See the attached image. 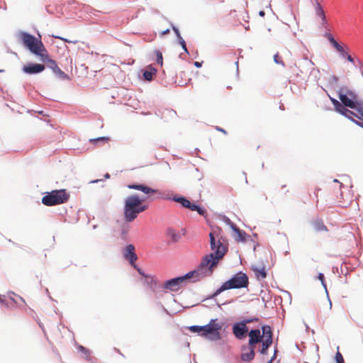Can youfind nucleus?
Returning a JSON list of instances; mask_svg holds the SVG:
<instances>
[{
  "mask_svg": "<svg viewBox=\"0 0 363 363\" xmlns=\"http://www.w3.org/2000/svg\"><path fill=\"white\" fill-rule=\"evenodd\" d=\"M335 49L337 50V51H338L340 53H343V50L344 48L341 45H337V46H336Z\"/></svg>",
  "mask_w": 363,
  "mask_h": 363,
  "instance_id": "e433bc0d",
  "label": "nucleus"
},
{
  "mask_svg": "<svg viewBox=\"0 0 363 363\" xmlns=\"http://www.w3.org/2000/svg\"><path fill=\"white\" fill-rule=\"evenodd\" d=\"M354 111L347 109L346 112L344 113V116L345 117L351 119L352 121H354V120L352 118V116H354Z\"/></svg>",
  "mask_w": 363,
  "mask_h": 363,
  "instance_id": "473e14b6",
  "label": "nucleus"
},
{
  "mask_svg": "<svg viewBox=\"0 0 363 363\" xmlns=\"http://www.w3.org/2000/svg\"><path fill=\"white\" fill-rule=\"evenodd\" d=\"M262 329L264 339L261 342L262 348L259 352L262 354H266L268 348L272 344V331L271 327L269 325H264Z\"/></svg>",
  "mask_w": 363,
  "mask_h": 363,
  "instance_id": "6e6552de",
  "label": "nucleus"
},
{
  "mask_svg": "<svg viewBox=\"0 0 363 363\" xmlns=\"http://www.w3.org/2000/svg\"><path fill=\"white\" fill-rule=\"evenodd\" d=\"M167 233L169 237L172 238L174 240V241H177L178 238H180V235L179 234V233H177L174 229H169Z\"/></svg>",
  "mask_w": 363,
  "mask_h": 363,
  "instance_id": "393cba45",
  "label": "nucleus"
},
{
  "mask_svg": "<svg viewBox=\"0 0 363 363\" xmlns=\"http://www.w3.org/2000/svg\"><path fill=\"white\" fill-rule=\"evenodd\" d=\"M155 56H156L157 63L158 65H160V66H162L163 65V57H162V52L160 50H156L155 51Z\"/></svg>",
  "mask_w": 363,
  "mask_h": 363,
  "instance_id": "bb28decb",
  "label": "nucleus"
},
{
  "mask_svg": "<svg viewBox=\"0 0 363 363\" xmlns=\"http://www.w3.org/2000/svg\"><path fill=\"white\" fill-rule=\"evenodd\" d=\"M231 228L233 230V237L234 238V240L238 242H245L247 240V235L246 233L242 230H240L239 228H238L235 224L231 225Z\"/></svg>",
  "mask_w": 363,
  "mask_h": 363,
  "instance_id": "dca6fc26",
  "label": "nucleus"
},
{
  "mask_svg": "<svg viewBox=\"0 0 363 363\" xmlns=\"http://www.w3.org/2000/svg\"><path fill=\"white\" fill-rule=\"evenodd\" d=\"M124 257L129 261L130 264L136 268L135 261L138 259L137 255L135 254V250L133 245L130 244L127 245L123 251Z\"/></svg>",
  "mask_w": 363,
  "mask_h": 363,
  "instance_id": "9d476101",
  "label": "nucleus"
},
{
  "mask_svg": "<svg viewBox=\"0 0 363 363\" xmlns=\"http://www.w3.org/2000/svg\"><path fill=\"white\" fill-rule=\"evenodd\" d=\"M325 36L328 38L329 42L331 43V45L335 48H336V46H337V45H339V43L335 40V39L333 38V36L330 33H326Z\"/></svg>",
  "mask_w": 363,
  "mask_h": 363,
  "instance_id": "c85d7f7f",
  "label": "nucleus"
},
{
  "mask_svg": "<svg viewBox=\"0 0 363 363\" xmlns=\"http://www.w3.org/2000/svg\"><path fill=\"white\" fill-rule=\"evenodd\" d=\"M347 109V108H346L345 107H344V108H343L342 111H340V113L342 115H343V116H344V113L346 112Z\"/></svg>",
  "mask_w": 363,
  "mask_h": 363,
  "instance_id": "de8ad7c7",
  "label": "nucleus"
},
{
  "mask_svg": "<svg viewBox=\"0 0 363 363\" xmlns=\"http://www.w3.org/2000/svg\"><path fill=\"white\" fill-rule=\"evenodd\" d=\"M259 14L261 16H264V11H260Z\"/></svg>",
  "mask_w": 363,
  "mask_h": 363,
  "instance_id": "3c124183",
  "label": "nucleus"
},
{
  "mask_svg": "<svg viewBox=\"0 0 363 363\" xmlns=\"http://www.w3.org/2000/svg\"><path fill=\"white\" fill-rule=\"evenodd\" d=\"M344 107L345 106L340 103V106H337V107H335V110L340 113V111H342L344 108Z\"/></svg>",
  "mask_w": 363,
  "mask_h": 363,
  "instance_id": "a19ab883",
  "label": "nucleus"
},
{
  "mask_svg": "<svg viewBox=\"0 0 363 363\" xmlns=\"http://www.w3.org/2000/svg\"><path fill=\"white\" fill-rule=\"evenodd\" d=\"M20 38L23 45L28 49L30 52L38 56L40 60H47L48 50L45 48L40 37L39 38L26 32L20 33Z\"/></svg>",
  "mask_w": 363,
  "mask_h": 363,
  "instance_id": "7ed1b4c3",
  "label": "nucleus"
},
{
  "mask_svg": "<svg viewBox=\"0 0 363 363\" xmlns=\"http://www.w3.org/2000/svg\"><path fill=\"white\" fill-rule=\"evenodd\" d=\"M274 61L277 64H279V65H281L282 66H284V63L281 60V57L279 56V53H277L274 55Z\"/></svg>",
  "mask_w": 363,
  "mask_h": 363,
  "instance_id": "7c9ffc66",
  "label": "nucleus"
},
{
  "mask_svg": "<svg viewBox=\"0 0 363 363\" xmlns=\"http://www.w3.org/2000/svg\"><path fill=\"white\" fill-rule=\"evenodd\" d=\"M249 284L248 277L246 274L240 272L235 274L230 280L224 282L213 294L216 296L223 291L232 289H240L247 287Z\"/></svg>",
  "mask_w": 363,
  "mask_h": 363,
  "instance_id": "20e7f679",
  "label": "nucleus"
},
{
  "mask_svg": "<svg viewBox=\"0 0 363 363\" xmlns=\"http://www.w3.org/2000/svg\"><path fill=\"white\" fill-rule=\"evenodd\" d=\"M43 62L47 63L48 67H50L52 71L58 74L60 77H61L63 79L67 78V75L62 71L59 67L57 66L56 62L49 57V55L48 54L47 60H40Z\"/></svg>",
  "mask_w": 363,
  "mask_h": 363,
  "instance_id": "2eb2a0df",
  "label": "nucleus"
},
{
  "mask_svg": "<svg viewBox=\"0 0 363 363\" xmlns=\"http://www.w3.org/2000/svg\"><path fill=\"white\" fill-rule=\"evenodd\" d=\"M168 33H169V29H167V30L162 31L161 35H166V34H168Z\"/></svg>",
  "mask_w": 363,
  "mask_h": 363,
  "instance_id": "49530a36",
  "label": "nucleus"
},
{
  "mask_svg": "<svg viewBox=\"0 0 363 363\" xmlns=\"http://www.w3.org/2000/svg\"><path fill=\"white\" fill-rule=\"evenodd\" d=\"M77 348L79 352L84 353L86 356L89 355V351L84 347L79 345Z\"/></svg>",
  "mask_w": 363,
  "mask_h": 363,
  "instance_id": "72a5a7b5",
  "label": "nucleus"
},
{
  "mask_svg": "<svg viewBox=\"0 0 363 363\" xmlns=\"http://www.w3.org/2000/svg\"><path fill=\"white\" fill-rule=\"evenodd\" d=\"M314 6L316 16H318L321 20V26L323 28H327L328 21L326 20V16L322 6L318 1L315 2Z\"/></svg>",
  "mask_w": 363,
  "mask_h": 363,
  "instance_id": "a211bd4d",
  "label": "nucleus"
},
{
  "mask_svg": "<svg viewBox=\"0 0 363 363\" xmlns=\"http://www.w3.org/2000/svg\"><path fill=\"white\" fill-rule=\"evenodd\" d=\"M4 302V298L2 296L0 295V303H3Z\"/></svg>",
  "mask_w": 363,
  "mask_h": 363,
  "instance_id": "603ef678",
  "label": "nucleus"
},
{
  "mask_svg": "<svg viewBox=\"0 0 363 363\" xmlns=\"http://www.w3.org/2000/svg\"><path fill=\"white\" fill-rule=\"evenodd\" d=\"M248 331V328L245 323H237L233 326V333L236 338L242 340L245 337Z\"/></svg>",
  "mask_w": 363,
  "mask_h": 363,
  "instance_id": "9b49d317",
  "label": "nucleus"
},
{
  "mask_svg": "<svg viewBox=\"0 0 363 363\" xmlns=\"http://www.w3.org/2000/svg\"><path fill=\"white\" fill-rule=\"evenodd\" d=\"M110 138L108 137H99L97 138H92L89 140V142L93 144H96L98 142H108Z\"/></svg>",
  "mask_w": 363,
  "mask_h": 363,
  "instance_id": "cd10ccee",
  "label": "nucleus"
},
{
  "mask_svg": "<svg viewBox=\"0 0 363 363\" xmlns=\"http://www.w3.org/2000/svg\"><path fill=\"white\" fill-rule=\"evenodd\" d=\"M356 123H357V124H358V125H361L362 127H363V124L362 125L360 123H358V122H356Z\"/></svg>",
  "mask_w": 363,
  "mask_h": 363,
  "instance_id": "6e6d98bb",
  "label": "nucleus"
},
{
  "mask_svg": "<svg viewBox=\"0 0 363 363\" xmlns=\"http://www.w3.org/2000/svg\"><path fill=\"white\" fill-rule=\"evenodd\" d=\"M144 200L145 198L140 199L138 194L127 197L124 205V218L127 222L133 221L139 213L147 209V206L143 203Z\"/></svg>",
  "mask_w": 363,
  "mask_h": 363,
  "instance_id": "f03ea898",
  "label": "nucleus"
},
{
  "mask_svg": "<svg viewBox=\"0 0 363 363\" xmlns=\"http://www.w3.org/2000/svg\"><path fill=\"white\" fill-rule=\"evenodd\" d=\"M341 55L344 57H346V55L348 54L345 50H343V53H340Z\"/></svg>",
  "mask_w": 363,
  "mask_h": 363,
  "instance_id": "09e8293b",
  "label": "nucleus"
},
{
  "mask_svg": "<svg viewBox=\"0 0 363 363\" xmlns=\"http://www.w3.org/2000/svg\"><path fill=\"white\" fill-rule=\"evenodd\" d=\"M255 320H257V318H255ZM253 321H254V319H247V320H245V321H243L242 323H245L246 325L247 323H250Z\"/></svg>",
  "mask_w": 363,
  "mask_h": 363,
  "instance_id": "c03bdc74",
  "label": "nucleus"
},
{
  "mask_svg": "<svg viewBox=\"0 0 363 363\" xmlns=\"http://www.w3.org/2000/svg\"><path fill=\"white\" fill-rule=\"evenodd\" d=\"M58 38L65 41V42H68V43H71V41H69L68 40L65 39V38H60V37H57Z\"/></svg>",
  "mask_w": 363,
  "mask_h": 363,
  "instance_id": "8fccbe9b",
  "label": "nucleus"
},
{
  "mask_svg": "<svg viewBox=\"0 0 363 363\" xmlns=\"http://www.w3.org/2000/svg\"><path fill=\"white\" fill-rule=\"evenodd\" d=\"M135 269H137V271L138 272V273H139L141 276H143V277H145V276H147V274H145L143 272V271L141 269L138 268L137 266H136V268H135Z\"/></svg>",
  "mask_w": 363,
  "mask_h": 363,
  "instance_id": "ea45409f",
  "label": "nucleus"
},
{
  "mask_svg": "<svg viewBox=\"0 0 363 363\" xmlns=\"http://www.w3.org/2000/svg\"><path fill=\"white\" fill-rule=\"evenodd\" d=\"M223 324L218 321V319H211L209 323L203 325V333L201 336L207 337L211 340H220L221 339L220 330Z\"/></svg>",
  "mask_w": 363,
  "mask_h": 363,
  "instance_id": "423d86ee",
  "label": "nucleus"
},
{
  "mask_svg": "<svg viewBox=\"0 0 363 363\" xmlns=\"http://www.w3.org/2000/svg\"><path fill=\"white\" fill-rule=\"evenodd\" d=\"M216 129L217 130L220 131V132H222V133H224L225 135H226V134H227V132H226L224 129H223V128H219V127H218V126H217V127H216Z\"/></svg>",
  "mask_w": 363,
  "mask_h": 363,
  "instance_id": "37998d69",
  "label": "nucleus"
},
{
  "mask_svg": "<svg viewBox=\"0 0 363 363\" xmlns=\"http://www.w3.org/2000/svg\"><path fill=\"white\" fill-rule=\"evenodd\" d=\"M335 360L337 363H345L344 358L339 351L335 354Z\"/></svg>",
  "mask_w": 363,
  "mask_h": 363,
  "instance_id": "2f4dec72",
  "label": "nucleus"
},
{
  "mask_svg": "<svg viewBox=\"0 0 363 363\" xmlns=\"http://www.w3.org/2000/svg\"><path fill=\"white\" fill-rule=\"evenodd\" d=\"M179 44L182 47V49L184 50L185 52L188 53V50L186 45V43L183 38H181L179 40Z\"/></svg>",
  "mask_w": 363,
  "mask_h": 363,
  "instance_id": "f704fd0d",
  "label": "nucleus"
},
{
  "mask_svg": "<svg viewBox=\"0 0 363 363\" xmlns=\"http://www.w3.org/2000/svg\"><path fill=\"white\" fill-rule=\"evenodd\" d=\"M69 194L65 189L54 190L48 193L42 199V203L47 206H55L67 202Z\"/></svg>",
  "mask_w": 363,
  "mask_h": 363,
  "instance_id": "39448f33",
  "label": "nucleus"
},
{
  "mask_svg": "<svg viewBox=\"0 0 363 363\" xmlns=\"http://www.w3.org/2000/svg\"><path fill=\"white\" fill-rule=\"evenodd\" d=\"M185 281L183 277H176L167 280L164 284V288L172 291H177L180 289L181 284Z\"/></svg>",
  "mask_w": 363,
  "mask_h": 363,
  "instance_id": "ddd939ff",
  "label": "nucleus"
},
{
  "mask_svg": "<svg viewBox=\"0 0 363 363\" xmlns=\"http://www.w3.org/2000/svg\"><path fill=\"white\" fill-rule=\"evenodd\" d=\"M331 101L333 104L334 105L335 108L337 107V106H340V102H339L337 100L331 99Z\"/></svg>",
  "mask_w": 363,
  "mask_h": 363,
  "instance_id": "4c0bfd02",
  "label": "nucleus"
},
{
  "mask_svg": "<svg viewBox=\"0 0 363 363\" xmlns=\"http://www.w3.org/2000/svg\"><path fill=\"white\" fill-rule=\"evenodd\" d=\"M127 186L130 189L140 191L149 197H150L153 195H161L162 194L159 190L152 189V188L147 186L145 184H128Z\"/></svg>",
  "mask_w": 363,
  "mask_h": 363,
  "instance_id": "1a4fd4ad",
  "label": "nucleus"
},
{
  "mask_svg": "<svg viewBox=\"0 0 363 363\" xmlns=\"http://www.w3.org/2000/svg\"><path fill=\"white\" fill-rule=\"evenodd\" d=\"M252 270L254 272L257 279L259 280H263L267 277V271L264 265L252 266Z\"/></svg>",
  "mask_w": 363,
  "mask_h": 363,
  "instance_id": "6ab92c4d",
  "label": "nucleus"
},
{
  "mask_svg": "<svg viewBox=\"0 0 363 363\" xmlns=\"http://www.w3.org/2000/svg\"><path fill=\"white\" fill-rule=\"evenodd\" d=\"M191 211H196L198 212V213L201 216H204L206 214V211L203 208H201V207H199V206L196 205V204H193L191 206Z\"/></svg>",
  "mask_w": 363,
  "mask_h": 363,
  "instance_id": "c756f323",
  "label": "nucleus"
},
{
  "mask_svg": "<svg viewBox=\"0 0 363 363\" xmlns=\"http://www.w3.org/2000/svg\"><path fill=\"white\" fill-rule=\"evenodd\" d=\"M313 228L317 232L328 231L327 227L321 220H315L313 222Z\"/></svg>",
  "mask_w": 363,
  "mask_h": 363,
  "instance_id": "412c9836",
  "label": "nucleus"
},
{
  "mask_svg": "<svg viewBox=\"0 0 363 363\" xmlns=\"http://www.w3.org/2000/svg\"><path fill=\"white\" fill-rule=\"evenodd\" d=\"M173 30L175 32V33H176V35H177V36L179 40L182 38V36L180 35L179 30L177 28L173 27Z\"/></svg>",
  "mask_w": 363,
  "mask_h": 363,
  "instance_id": "58836bf2",
  "label": "nucleus"
},
{
  "mask_svg": "<svg viewBox=\"0 0 363 363\" xmlns=\"http://www.w3.org/2000/svg\"><path fill=\"white\" fill-rule=\"evenodd\" d=\"M172 200L181 203L182 206L189 208L190 210H191V206L194 204L184 197H174Z\"/></svg>",
  "mask_w": 363,
  "mask_h": 363,
  "instance_id": "4be33fe9",
  "label": "nucleus"
},
{
  "mask_svg": "<svg viewBox=\"0 0 363 363\" xmlns=\"http://www.w3.org/2000/svg\"><path fill=\"white\" fill-rule=\"evenodd\" d=\"M339 99L345 106L355 108L357 106V96L347 88L342 87L339 91Z\"/></svg>",
  "mask_w": 363,
  "mask_h": 363,
  "instance_id": "0eeeda50",
  "label": "nucleus"
},
{
  "mask_svg": "<svg viewBox=\"0 0 363 363\" xmlns=\"http://www.w3.org/2000/svg\"><path fill=\"white\" fill-rule=\"evenodd\" d=\"M4 72V70L3 69H0V72Z\"/></svg>",
  "mask_w": 363,
  "mask_h": 363,
  "instance_id": "4d7b16f0",
  "label": "nucleus"
},
{
  "mask_svg": "<svg viewBox=\"0 0 363 363\" xmlns=\"http://www.w3.org/2000/svg\"><path fill=\"white\" fill-rule=\"evenodd\" d=\"M45 69V65L37 63H28L22 68L23 71L28 74H38L44 71Z\"/></svg>",
  "mask_w": 363,
  "mask_h": 363,
  "instance_id": "f8f14e48",
  "label": "nucleus"
},
{
  "mask_svg": "<svg viewBox=\"0 0 363 363\" xmlns=\"http://www.w3.org/2000/svg\"><path fill=\"white\" fill-rule=\"evenodd\" d=\"M301 72L302 74H307V71H306V72L301 71Z\"/></svg>",
  "mask_w": 363,
  "mask_h": 363,
  "instance_id": "5fc2aeb1",
  "label": "nucleus"
},
{
  "mask_svg": "<svg viewBox=\"0 0 363 363\" xmlns=\"http://www.w3.org/2000/svg\"><path fill=\"white\" fill-rule=\"evenodd\" d=\"M157 73V69L154 68L152 66L150 65L147 67V69L143 72L144 79L147 81H151L152 79L153 75H155Z\"/></svg>",
  "mask_w": 363,
  "mask_h": 363,
  "instance_id": "aec40b11",
  "label": "nucleus"
},
{
  "mask_svg": "<svg viewBox=\"0 0 363 363\" xmlns=\"http://www.w3.org/2000/svg\"><path fill=\"white\" fill-rule=\"evenodd\" d=\"M194 65H195L196 67H201V65H202V62H194Z\"/></svg>",
  "mask_w": 363,
  "mask_h": 363,
  "instance_id": "a18cd8bd",
  "label": "nucleus"
},
{
  "mask_svg": "<svg viewBox=\"0 0 363 363\" xmlns=\"http://www.w3.org/2000/svg\"><path fill=\"white\" fill-rule=\"evenodd\" d=\"M105 177L106 179H108L110 177V175L107 173L106 175H105Z\"/></svg>",
  "mask_w": 363,
  "mask_h": 363,
  "instance_id": "864d4df0",
  "label": "nucleus"
},
{
  "mask_svg": "<svg viewBox=\"0 0 363 363\" xmlns=\"http://www.w3.org/2000/svg\"><path fill=\"white\" fill-rule=\"evenodd\" d=\"M220 230H215L209 234L211 248L214 253L204 256L197 269L182 276L184 281L191 279L192 282H196L212 274L218 261L224 257L228 251L227 245L221 241L220 238L223 237L220 235Z\"/></svg>",
  "mask_w": 363,
  "mask_h": 363,
  "instance_id": "f257e3e1",
  "label": "nucleus"
},
{
  "mask_svg": "<svg viewBox=\"0 0 363 363\" xmlns=\"http://www.w3.org/2000/svg\"><path fill=\"white\" fill-rule=\"evenodd\" d=\"M255 347H250L249 345L247 347L243 346L242 350V351L246 350V352H243L241 354V356H240L241 359L244 362L252 361L254 359L255 355Z\"/></svg>",
  "mask_w": 363,
  "mask_h": 363,
  "instance_id": "f3484780",
  "label": "nucleus"
},
{
  "mask_svg": "<svg viewBox=\"0 0 363 363\" xmlns=\"http://www.w3.org/2000/svg\"><path fill=\"white\" fill-rule=\"evenodd\" d=\"M203 326H199V325H193L189 327V330L192 333H196L201 335V333H203Z\"/></svg>",
  "mask_w": 363,
  "mask_h": 363,
  "instance_id": "a878e982",
  "label": "nucleus"
},
{
  "mask_svg": "<svg viewBox=\"0 0 363 363\" xmlns=\"http://www.w3.org/2000/svg\"><path fill=\"white\" fill-rule=\"evenodd\" d=\"M345 57L347 58V60L348 61H350V62H352V63H354V59L352 57V56H351V55H350L349 54H347V55H346V57Z\"/></svg>",
  "mask_w": 363,
  "mask_h": 363,
  "instance_id": "79ce46f5",
  "label": "nucleus"
},
{
  "mask_svg": "<svg viewBox=\"0 0 363 363\" xmlns=\"http://www.w3.org/2000/svg\"><path fill=\"white\" fill-rule=\"evenodd\" d=\"M356 112L354 116L363 121V104L357 103L355 108H353Z\"/></svg>",
  "mask_w": 363,
  "mask_h": 363,
  "instance_id": "5701e85b",
  "label": "nucleus"
},
{
  "mask_svg": "<svg viewBox=\"0 0 363 363\" xmlns=\"http://www.w3.org/2000/svg\"><path fill=\"white\" fill-rule=\"evenodd\" d=\"M249 342L248 345L255 347V345L262 342L264 339L263 335L260 334V330L258 329L251 330L249 333Z\"/></svg>",
  "mask_w": 363,
  "mask_h": 363,
  "instance_id": "4468645a",
  "label": "nucleus"
},
{
  "mask_svg": "<svg viewBox=\"0 0 363 363\" xmlns=\"http://www.w3.org/2000/svg\"><path fill=\"white\" fill-rule=\"evenodd\" d=\"M318 279L321 281L322 285L326 289V284L325 282V277L323 274L320 273L318 276Z\"/></svg>",
  "mask_w": 363,
  "mask_h": 363,
  "instance_id": "c9c22d12",
  "label": "nucleus"
},
{
  "mask_svg": "<svg viewBox=\"0 0 363 363\" xmlns=\"http://www.w3.org/2000/svg\"><path fill=\"white\" fill-rule=\"evenodd\" d=\"M145 283L148 285L152 289H154L157 286V280L156 279L150 275H147L145 277Z\"/></svg>",
  "mask_w": 363,
  "mask_h": 363,
  "instance_id": "b1692460",
  "label": "nucleus"
}]
</instances>
